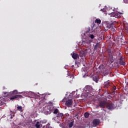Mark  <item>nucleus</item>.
<instances>
[{"mask_svg": "<svg viewBox=\"0 0 128 128\" xmlns=\"http://www.w3.org/2000/svg\"><path fill=\"white\" fill-rule=\"evenodd\" d=\"M4 96H10V100H18V98H22V96L20 94H20L18 92L17 90H14L12 92H4Z\"/></svg>", "mask_w": 128, "mask_h": 128, "instance_id": "nucleus-1", "label": "nucleus"}, {"mask_svg": "<svg viewBox=\"0 0 128 128\" xmlns=\"http://www.w3.org/2000/svg\"><path fill=\"white\" fill-rule=\"evenodd\" d=\"M106 108L109 110H114L116 106L113 102H107Z\"/></svg>", "mask_w": 128, "mask_h": 128, "instance_id": "nucleus-2", "label": "nucleus"}, {"mask_svg": "<svg viewBox=\"0 0 128 128\" xmlns=\"http://www.w3.org/2000/svg\"><path fill=\"white\" fill-rule=\"evenodd\" d=\"M85 90L87 92V96H90V94L92 92V87L90 86H87L85 88Z\"/></svg>", "mask_w": 128, "mask_h": 128, "instance_id": "nucleus-3", "label": "nucleus"}, {"mask_svg": "<svg viewBox=\"0 0 128 128\" xmlns=\"http://www.w3.org/2000/svg\"><path fill=\"white\" fill-rule=\"evenodd\" d=\"M108 102L106 100H102L99 103V106L102 108H104L106 106Z\"/></svg>", "mask_w": 128, "mask_h": 128, "instance_id": "nucleus-4", "label": "nucleus"}, {"mask_svg": "<svg viewBox=\"0 0 128 128\" xmlns=\"http://www.w3.org/2000/svg\"><path fill=\"white\" fill-rule=\"evenodd\" d=\"M65 105L68 106V108H72V100H68L66 102Z\"/></svg>", "mask_w": 128, "mask_h": 128, "instance_id": "nucleus-5", "label": "nucleus"}, {"mask_svg": "<svg viewBox=\"0 0 128 128\" xmlns=\"http://www.w3.org/2000/svg\"><path fill=\"white\" fill-rule=\"evenodd\" d=\"M94 126H96L100 124V121L98 119H94L92 122Z\"/></svg>", "mask_w": 128, "mask_h": 128, "instance_id": "nucleus-6", "label": "nucleus"}, {"mask_svg": "<svg viewBox=\"0 0 128 128\" xmlns=\"http://www.w3.org/2000/svg\"><path fill=\"white\" fill-rule=\"evenodd\" d=\"M124 59V58H122V56H120V58H119V64H121V66H126V62L122 60Z\"/></svg>", "mask_w": 128, "mask_h": 128, "instance_id": "nucleus-7", "label": "nucleus"}, {"mask_svg": "<svg viewBox=\"0 0 128 128\" xmlns=\"http://www.w3.org/2000/svg\"><path fill=\"white\" fill-rule=\"evenodd\" d=\"M103 86L104 88H108V87L110 86V80L105 82Z\"/></svg>", "mask_w": 128, "mask_h": 128, "instance_id": "nucleus-8", "label": "nucleus"}, {"mask_svg": "<svg viewBox=\"0 0 128 128\" xmlns=\"http://www.w3.org/2000/svg\"><path fill=\"white\" fill-rule=\"evenodd\" d=\"M72 58H74V60H78V58H80V56L76 53L73 52Z\"/></svg>", "mask_w": 128, "mask_h": 128, "instance_id": "nucleus-9", "label": "nucleus"}, {"mask_svg": "<svg viewBox=\"0 0 128 128\" xmlns=\"http://www.w3.org/2000/svg\"><path fill=\"white\" fill-rule=\"evenodd\" d=\"M35 126L36 128H40L42 126V122H37L35 124Z\"/></svg>", "mask_w": 128, "mask_h": 128, "instance_id": "nucleus-10", "label": "nucleus"}, {"mask_svg": "<svg viewBox=\"0 0 128 128\" xmlns=\"http://www.w3.org/2000/svg\"><path fill=\"white\" fill-rule=\"evenodd\" d=\"M120 14H120L118 12H117L115 13L114 16V18H120L122 16H120Z\"/></svg>", "mask_w": 128, "mask_h": 128, "instance_id": "nucleus-11", "label": "nucleus"}, {"mask_svg": "<svg viewBox=\"0 0 128 128\" xmlns=\"http://www.w3.org/2000/svg\"><path fill=\"white\" fill-rule=\"evenodd\" d=\"M112 26V23H110L109 22H107L106 26L107 28H110Z\"/></svg>", "mask_w": 128, "mask_h": 128, "instance_id": "nucleus-12", "label": "nucleus"}, {"mask_svg": "<svg viewBox=\"0 0 128 128\" xmlns=\"http://www.w3.org/2000/svg\"><path fill=\"white\" fill-rule=\"evenodd\" d=\"M49 110L50 112V114L52 113V112H54V108L53 106H50V107H49Z\"/></svg>", "mask_w": 128, "mask_h": 128, "instance_id": "nucleus-13", "label": "nucleus"}, {"mask_svg": "<svg viewBox=\"0 0 128 128\" xmlns=\"http://www.w3.org/2000/svg\"><path fill=\"white\" fill-rule=\"evenodd\" d=\"M92 80L94 82H98V76H93L92 77Z\"/></svg>", "mask_w": 128, "mask_h": 128, "instance_id": "nucleus-14", "label": "nucleus"}, {"mask_svg": "<svg viewBox=\"0 0 128 128\" xmlns=\"http://www.w3.org/2000/svg\"><path fill=\"white\" fill-rule=\"evenodd\" d=\"M63 116H64V114L62 113H60V112H58V113L57 116H56L55 117V118H62Z\"/></svg>", "mask_w": 128, "mask_h": 128, "instance_id": "nucleus-15", "label": "nucleus"}, {"mask_svg": "<svg viewBox=\"0 0 128 128\" xmlns=\"http://www.w3.org/2000/svg\"><path fill=\"white\" fill-rule=\"evenodd\" d=\"M102 22V20L100 19L96 18L95 20V24H100V23Z\"/></svg>", "mask_w": 128, "mask_h": 128, "instance_id": "nucleus-16", "label": "nucleus"}, {"mask_svg": "<svg viewBox=\"0 0 128 128\" xmlns=\"http://www.w3.org/2000/svg\"><path fill=\"white\" fill-rule=\"evenodd\" d=\"M110 30H111L112 32H116V26H112L110 28Z\"/></svg>", "mask_w": 128, "mask_h": 128, "instance_id": "nucleus-17", "label": "nucleus"}, {"mask_svg": "<svg viewBox=\"0 0 128 128\" xmlns=\"http://www.w3.org/2000/svg\"><path fill=\"white\" fill-rule=\"evenodd\" d=\"M58 112H58V109L55 108L54 109V112H53V114H58Z\"/></svg>", "mask_w": 128, "mask_h": 128, "instance_id": "nucleus-18", "label": "nucleus"}, {"mask_svg": "<svg viewBox=\"0 0 128 128\" xmlns=\"http://www.w3.org/2000/svg\"><path fill=\"white\" fill-rule=\"evenodd\" d=\"M16 110H17L22 112V106H18L16 107Z\"/></svg>", "mask_w": 128, "mask_h": 128, "instance_id": "nucleus-19", "label": "nucleus"}, {"mask_svg": "<svg viewBox=\"0 0 128 128\" xmlns=\"http://www.w3.org/2000/svg\"><path fill=\"white\" fill-rule=\"evenodd\" d=\"M84 118H88V116H90V113L86 112L84 113Z\"/></svg>", "mask_w": 128, "mask_h": 128, "instance_id": "nucleus-20", "label": "nucleus"}, {"mask_svg": "<svg viewBox=\"0 0 128 128\" xmlns=\"http://www.w3.org/2000/svg\"><path fill=\"white\" fill-rule=\"evenodd\" d=\"M109 60H110V62H114V57L112 56H110L108 58Z\"/></svg>", "mask_w": 128, "mask_h": 128, "instance_id": "nucleus-21", "label": "nucleus"}, {"mask_svg": "<svg viewBox=\"0 0 128 128\" xmlns=\"http://www.w3.org/2000/svg\"><path fill=\"white\" fill-rule=\"evenodd\" d=\"M100 48V44L97 43L94 47V50H98Z\"/></svg>", "mask_w": 128, "mask_h": 128, "instance_id": "nucleus-22", "label": "nucleus"}, {"mask_svg": "<svg viewBox=\"0 0 128 128\" xmlns=\"http://www.w3.org/2000/svg\"><path fill=\"white\" fill-rule=\"evenodd\" d=\"M74 126V122H71L68 124V128H72Z\"/></svg>", "mask_w": 128, "mask_h": 128, "instance_id": "nucleus-23", "label": "nucleus"}, {"mask_svg": "<svg viewBox=\"0 0 128 128\" xmlns=\"http://www.w3.org/2000/svg\"><path fill=\"white\" fill-rule=\"evenodd\" d=\"M2 98H0V106H2V104H4V103H2Z\"/></svg>", "mask_w": 128, "mask_h": 128, "instance_id": "nucleus-24", "label": "nucleus"}, {"mask_svg": "<svg viewBox=\"0 0 128 128\" xmlns=\"http://www.w3.org/2000/svg\"><path fill=\"white\" fill-rule=\"evenodd\" d=\"M90 32V28H87V30L86 32V34H88V32Z\"/></svg>", "mask_w": 128, "mask_h": 128, "instance_id": "nucleus-25", "label": "nucleus"}, {"mask_svg": "<svg viewBox=\"0 0 128 128\" xmlns=\"http://www.w3.org/2000/svg\"><path fill=\"white\" fill-rule=\"evenodd\" d=\"M10 120L14 118V114H10Z\"/></svg>", "mask_w": 128, "mask_h": 128, "instance_id": "nucleus-26", "label": "nucleus"}, {"mask_svg": "<svg viewBox=\"0 0 128 128\" xmlns=\"http://www.w3.org/2000/svg\"><path fill=\"white\" fill-rule=\"evenodd\" d=\"M90 38H92V40L93 38H94V34H91L90 36Z\"/></svg>", "mask_w": 128, "mask_h": 128, "instance_id": "nucleus-27", "label": "nucleus"}, {"mask_svg": "<svg viewBox=\"0 0 128 128\" xmlns=\"http://www.w3.org/2000/svg\"><path fill=\"white\" fill-rule=\"evenodd\" d=\"M125 54H128V47L126 48V49L125 51Z\"/></svg>", "mask_w": 128, "mask_h": 128, "instance_id": "nucleus-28", "label": "nucleus"}, {"mask_svg": "<svg viewBox=\"0 0 128 128\" xmlns=\"http://www.w3.org/2000/svg\"><path fill=\"white\" fill-rule=\"evenodd\" d=\"M112 90H116V86L112 87Z\"/></svg>", "mask_w": 128, "mask_h": 128, "instance_id": "nucleus-29", "label": "nucleus"}, {"mask_svg": "<svg viewBox=\"0 0 128 128\" xmlns=\"http://www.w3.org/2000/svg\"><path fill=\"white\" fill-rule=\"evenodd\" d=\"M102 12H106V9H101Z\"/></svg>", "mask_w": 128, "mask_h": 128, "instance_id": "nucleus-30", "label": "nucleus"}, {"mask_svg": "<svg viewBox=\"0 0 128 128\" xmlns=\"http://www.w3.org/2000/svg\"><path fill=\"white\" fill-rule=\"evenodd\" d=\"M108 54H110V50H108Z\"/></svg>", "mask_w": 128, "mask_h": 128, "instance_id": "nucleus-31", "label": "nucleus"}, {"mask_svg": "<svg viewBox=\"0 0 128 128\" xmlns=\"http://www.w3.org/2000/svg\"><path fill=\"white\" fill-rule=\"evenodd\" d=\"M72 68H74V65H72Z\"/></svg>", "mask_w": 128, "mask_h": 128, "instance_id": "nucleus-32", "label": "nucleus"}, {"mask_svg": "<svg viewBox=\"0 0 128 128\" xmlns=\"http://www.w3.org/2000/svg\"><path fill=\"white\" fill-rule=\"evenodd\" d=\"M118 56H120V52L118 53Z\"/></svg>", "mask_w": 128, "mask_h": 128, "instance_id": "nucleus-33", "label": "nucleus"}, {"mask_svg": "<svg viewBox=\"0 0 128 128\" xmlns=\"http://www.w3.org/2000/svg\"><path fill=\"white\" fill-rule=\"evenodd\" d=\"M112 94H114V92H112Z\"/></svg>", "mask_w": 128, "mask_h": 128, "instance_id": "nucleus-34", "label": "nucleus"}, {"mask_svg": "<svg viewBox=\"0 0 128 128\" xmlns=\"http://www.w3.org/2000/svg\"><path fill=\"white\" fill-rule=\"evenodd\" d=\"M10 112H12V110H10Z\"/></svg>", "mask_w": 128, "mask_h": 128, "instance_id": "nucleus-35", "label": "nucleus"}, {"mask_svg": "<svg viewBox=\"0 0 128 128\" xmlns=\"http://www.w3.org/2000/svg\"><path fill=\"white\" fill-rule=\"evenodd\" d=\"M75 64H76V62H75Z\"/></svg>", "mask_w": 128, "mask_h": 128, "instance_id": "nucleus-36", "label": "nucleus"}]
</instances>
